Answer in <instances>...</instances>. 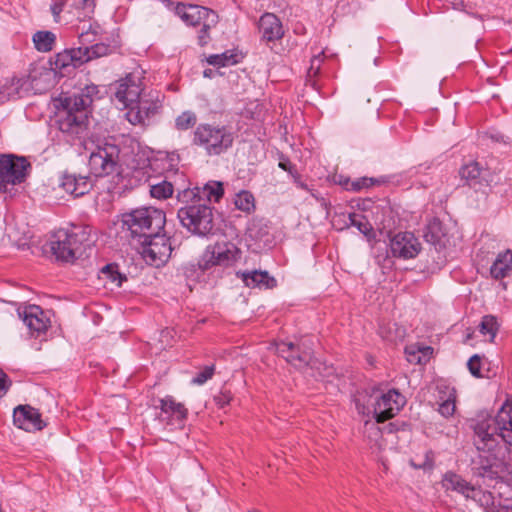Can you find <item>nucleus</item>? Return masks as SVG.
<instances>
[{
	"label": "nucleus",
	"mask_w": 512,
	"mask_h": 512,
	"mask_svg": "<svg viewBox=\"0 0 512 512\" xmlns=\"http://www.w3.org/2000/svg\"><path fill=\"white\" fill-rule=\"evenodd\" d=\"M471 427L476 449L489 455H499L503 450L501 442L512 446V407H502L495 418L479 416L472 421Z\"/></svg>",
	"instance_id": "nucleus-1"
},
{
	"label": "nucleus",
	"mask_w": 512,
	"mask_h": 512,
	"mask_svg": "<svg viewBox=\"0 0 512 512\" xmlns=\"http://www.w3.org/2000/svg\"><path fill=\"white\" fill-rule=\"evenodd\" d=\"M92 101L86 95L60 98L61 107L56 113L55 123L66 142L72 145L83 144L87 149L88 108Z\"/></svg>",
	"instance_id": "nucleus-2"
},
{
	"label": "nucleus",
	"mask_w": 512,
	"mask_h": 512,
	"mask_svg": "<svg viewBox=\"0 0 512 512\" xmlns=\"http://www.w3.org/2000/svg\"><path fill=\"white\" fill-rule=\"evenodd\" d=\"M90 234L91 228L87 225H72L68 229H59L52 236L51 251L57 260L73 262L91 246Z\"/></svg>",
	"instance_id": "nucleus-3"
},
{
	"label": "nucleus",
	"mask_w": 512,
	"mask_h": 512,
	"mask_svg": "<svg viewBox=\"0 0 512 512\" xmlns=\"http://www.w3.org/2000/svg\"><path fill=\"white\" fill-rule=\"evenodd\" d=\"M166 223L164 211L154 207H142L123 214V224L127 226L132 238H149L150 234L161 232Z\"/></svg>",
	"instance_id": "nucleus-4"
},
{
	"label": "nucleus",
	"mask_w": 512,
	"mask_h": 512,
	"mask_svg": "<svg viewBox=\"0 0 512 512\" xmlns=\"http://www.w3.org/2000/svg\"><path fill=\"white\" fill-rule=\"evenodd\" d=\"M192 142L208 156H219L232 147L234 133L227 126L199 124L194 130Z\"/></svg>",
	"instance_id": "nucleus-5"
},
{
	"label": "nucleus",
	"mask_w": 512,
	"mask_h": 512,
	"mask_svg": "<svg viewBox=\"0 0 512 512\" xmlns=\"http://www.w3.org/2000/svg\"><path fill=\"white\" fill-rule=\"evenodd\" d=\"M181 224L193 234L205 236L213 229L212 208L203 203L187 205L178 210Z\"/></svg>",
	"instance_id": "nucleus-6"
},
{
	"label": "nucleus",
	"mask_w": 512,
	"mask_h": 512,
	"mask_svg": "<svg viewBox=\"0 0 512 512\" xmlns=\"http://www.w3.org/2000/svg\"><path fill=\"white\" fill-rule=\"evenodd\" d=\"M163 96L158 91L143 93L139 100L127 108L126 118L132 125H149L162 109Z\"/></svg>",
	"instance_id": "nucleus-7"
},
{
	"label": "nucleus",
	"mask_w": 512,
	"mask_h": 512,
	"mask_svg": "<svg viewBox=\"0 0 512 512\" xmlns=\"http://www.w3.org/2000/svg\"><path fill=\"white\" fill-rule=\"evenodd\" d=\"M120 149L112 143H103L93 150L89 157L90 172L96 177L114 173L119 166Z\"/></svg>",
	"instance_id": "nucleus-8"
},
{
	"label": "nucleus",
	"mask_w": 512,
	"mask_h": 512,
	"mask_svg": "<svg viewBox=\"0 0 512 512\" xmlns=\"http://www.w3.org/2000/svg\"><path fill=\"white\" fill-rule=\"evenodd\" d=\"M30 163L24 157L12 154L0 155V190L9 192L8 186L22 183L26 176Z\"/></svg>",
	"instance_id": "nucleus-9"
},
{
	"label": "nucleus",
	"mask_w": 512,
	"mask_h": 512,
	"mask_svg": "<svg viewBox=\"0 0 512 512\" xmlns=\"http://www.w3.org/2000/svg\"><path fill=\"white\" fill-rule=\"evenodd\" d=\"M141 244V254L144 260L156 267L166 263L171 256L172 246L169 238L161 232L149 235L147 239L139 240Z\"/></svg>",
	"instance_id": "nucleus-10"
},
{
	"label": "nucleus",
	"mask_w": 512,
	"mask_h": 512,
	"mask_svg": "<svg viewBox=\"0 0 512 512\" xmlns=\"http://www.w3.org/2000/svg\"><path fill=\"white\" fill-rule=\"evenodd\" d=\"M240 250L231 242H217L213 246H208L202 258L199 260V268L203 271L212 266H227L236 261Z\"/></svg>",
	"instance_id": "nucleus-11"
},
{
	"label": "nucleus",
	"mask_w": 512,
	"mask_h": 512,
	"mask_svg": "<svg viewBox=\"0 0 512 512\" xmlns=\"http://www.w3.org/2000/svg\"><path fill=\"white\" fill-rule=\"evenodd\" d=\"M276 353L298 369L307 367L313 357V349L308 339L298 343L280 342L276 344Z\"/></svg>",
	"instance_id": "nucleus-12"
},
{
	"label": "nucleus",
	"mask_w": 512,
	"mask_h": 512,
	"mask_svg": "<svg viewBox=\"0 0 512 512\" xmlns=\"http://www.w3.org/2000/svg\"><path fill=\"white\" fill-rule=\"evenodd\" d=\"M115 98L129 108L143 94V82L139 73H128L124 78L111 84Z\"/></svg>",
	"instance_id": "nucleus-13"
},
{
	"label": "nucleus",
	"mask_w": 512,
	"mask_h": 512,
	"mask_svg": "<svg viewBox=\"0 0 512 512\" xmlns=\"http://www.w3.org/2000/svg\"><path fill=\"white\" fill-rule=\"evenodd\" d=\"M405 397L397 390L391 389L382 394L374 404L373 414L377 423L393 418L405 405Z\"/></svg>",
	"instance_id": "nucleus-14"
},
{
	"label": "nucleus",
	"mask_w": 512,
	"mask_h": 512,
	"mask_svg": "<svg viewBox=\"0 0 512 512\" xmlns=\"http://www.w3.org/2000/svg\"><path fill=\"white\" fill-rule=\"evenodd\" d=\"M176 14L187 24L198 27L206 22L209 24L218 23V15L211 9L193 4H178L176 6Z\"/></svg>",
	"instance_id": "nucleus-15"
},
{
	"label": "nucleus",
	"mask_w": 512,
	"mask_h": 512,
	"mask_svg": "<svg viewBox=\"0 0 512 512\" xmlns=\"http://www.w3.org/2000/svg\"><path fill=\"white\" fill-rule=\"evenodd\" d=\"M421 251V243L411 232H400L390 239V252L393 257L415 258Z\"/></svg>",
	"instance_id": "nucleus-16"
},
{
	"label": "nucleus",
	"mask_w": 512,
	"mask_h": 512,
	"mask_svg": "<svg viewBox=\"0 0 512 512\" xmlns=\"http://www.w3.org/2000/svg\"><path fill=\"white\" fill-rule=\"evenodd\" d=\"M14 424L25 431H40L46 423L41 418L39 411L30 405H19L14 409Z\"/></svg>",
	"instance_id": "nucleus-17"
},
{
	"label": "nucleus",
	"mask_w": 512,
	"mask_h": 512,
	"mask_svg": "<svg viewBox=\"0 0 512 512\" xmlns=\"http://www.w3.org/2000/svg\"><path fill=\"white\" fill-rule=\"evenodd\" d=\"M19 316L23 318L24 323L29 328L32 335L39 336L45 333L50 326V318L47 313L37 305H29Z\"/></svg>",
	"instance_id": "nucleus-18"
},
{
	"label": "nucleus",
	"mask_w": 512,
	"mask_h": 512,
	"mask_svg": "<svg viewBox=\"0 0 512 512\" xmlns=\"http://www.w3.org/2000/svg\"><path fill=\"white\" fill-rule=\"evenodd\" d=\"M160 419L167 423L176 421L179 426L182 425L183 421L187 417V409L182 403L176 402L171 396H167L160 400Z\"/></svg>",
	"instance_id": "nucleus-19"
},
{
	"label": "nucleus",
	"mask_w": 512,
	"mask_h": 512,
	"mask_svg": "<svg viewBox=\"0 0 512 512\" xmlns=\"http://www.w3.org/2000/svg\"><path fill=\"white\" fill-rule=\"evenodd\" d=\"M261 38L266 41H276L283 37L284 30L280 19L273 13H264L258 22Z\"/></svg>",
	"instance_id": "nucleus-20"
},
{
	"label": "nucleus",
	"mask_w": 512,
	"mask_h": 512,
	"mask_svg": "<svg viewBox=\"0 0 512 512\" xmlns=\"http://www.w3.org/2000/svg\"><path fill=\"white\" fill-rule=\"evenodd\" d=\"M504 452L499 455H489L485 461H482L478 470L479 474L484 478L491 480L502 478L507 472V464L502 460Z\"/></svg>",
	"instance_id": "nucleus-21"
},
{
	"label": "nucleus",
	"mask_w": 512,
	"mask_h": 512,
	"mask_svg": "<svg viewBox=\"0 0 512 512\" xmlns=\"http://www.w3.org/2000/svg\"><path fill=\"white\" fill-rule=\"evenodd\" d=\"M236 275L249 288L271 289L276 286L275 278L271 277L267 271H238Z\"/></svg>",
	"instance_id": "nucleus-22"
},
{
	"label": "nucleus",
	"mask_w": 512,
	"mask_h": 512,
	"mask_svg": "<svg viewBox=\"0 0 512 512\" xmlns=\"http://www.w3.org/2000/svg\"><path fill=\"white\" fill-rule=\"evenodd\" d=\"M182 194L184 198L198 197L199 200L206 198L210 202H219L224 194L223 183L219 181H210L202 188L196 187L193 190H184Z\"/></svg>",
	"instance_id": "nucleus-23"
},
{
	"label": "nucleus",
	"mask_w": 512,
	"mask_h": 512,
	"mask_svg": "<svg viewBox=\"0 0 512 512\" xmlns=\"http://www.w3.org/2000/svg\"><path fill=\"white\" fill-rule=\"evenodd\" d=\"M424 238L426 242L432 244L438 251L446 247L448 241L447 234L442 222L438 218H433L428 222Z\"/></svg>",
	"instance_id": "nucleus-24"
},
{
	"label": "nucleus",
	"mask_w": 512,
	"mask_h": 512,
	"mask_svg": "<svg viewBox=\"0 0 512 512\" xmlns=\"http://www.w3.org/2000/svg\"><path fill=\"white\" fill-rule=\"evenodd\" d=\"M96 31L92 30L90 25L87 31H83L79 35V41L82 45L90 44L95 41ZM73 56L74 68L81 66L82 64L90 61V54L88 46H80L78 48H72L68 50Z\"/></svg>",
	"instance_id": "nucleus-25"
},
{
	"label": "nucleus",
	"mask_w": 512,
	"mask_h": 512,
	"mask_svg": "<svg viewBox=\"0 0 512 512\" xmlns=\"http://www.w3.org/2000/svg\"><path fill=\"white\" fill-rule=\"evenodd\" d=\"M60 186L62 189L75 197L83 196L88 193L92 187L87 177L76 175H64Z\"/></svg>",
	"instance_id": "nucleus-26"
},
{
	"label": "nucleus",
	"mask_w": 512,
	"mask_h": 512,
	"mask_svg": "<svg viewBox=\"0 0 512 512\" xmlns=\"http://www.w3.org/2000/svg\"><path fill=\"white\" fill-rule=\"evenodd\" d=\"M55 71L46 67L34 68L30 71L28 79L35 91L44 92L53 85Z\"/></svg>",
	"instance_id": "nucleus-27"
},
{
	"label": "nucleus",
	"mask_w": 512,
	"mask_h": 512,
	"mask_svg": "<svg viewBox=\"0 0 512 512\" xmlns=\"http://www.w3.org/2000/svg\"><path fill=\"white\" fill-rule=\"evenodd\" d=\"M512 271V250L507 249L499 253L490 268L491 277L500 280Z\"/></svg>",
	"instance_id": "nucleus-28"
},
{
	"label": "nucleus",
	"mask_w": 512,
	"mask_h": 512,
	"mask_svg": "<svg viewBox=\"0 0 512 512\" xmlns=\"http://www.w3.org/2000/svg\"><path fill=\"white\" fill-rule=\"evenodd\" d=\"M443 487L447 490L457 491L467 498L470 497V494L474 491V488L461 476L447 472L442 480Z\"/></svg>",
	"instance_id": "nucleus-29"
},
{
	"label": "nucleus",
	"mask_w": 512,
	"mask_h": 512,
	"mask_svg": "<svg viewBox=\"0 0 512 512\" xmlns=\"http://www.w3.org/2000/svg\"><path fill=\"white\" fill-rule=\"evenodd\" d=\"M23 83V79L17 77L5 79L0 83V103L18 97Z\"/></svg>",
	"instance_id": "nucleus-30"
},
{
	"label": "nucleus",
	"mask_w": 512,
	"mask_h": 512,
	"mask_svg": "<svg viewBox=\"0 0 512 512\" xmlns=\"http://www.w3.org/2000/svg\"><path fill=\"white\" fill-rule=\"evenodd\" d=\"M151 197L158 200H165L173 195V184L167 180L151 181L149 183Z\"/></svg>",
	"instance_id": "nucleus-31"
},
{
	"label": "nucleus",
	"mask_w": 512,
	"mask_h": 512,
	"mask_svg": "<svg viewBox=\"0 0 512 512\" xmlns=\"http://www.w3.org/2000/svg\"><path fill=\"white\" fill-rule=\"evenodd\" d=\"M56 36L50 31H38L33 35L35 48L40 52H49L53 49Z\"/></svg>",
	"instance_id": "nucleus-32"
},
{
	"label": "nucleus",
	"mask_w": 512,
	"mask_h": 512,
	"mask_svg": "<svg viewBox=\"0 0 512 512\" xmlns=\"http://www.w3.org/2000/svg\"><path fill=\"white\" fill-rule=\"evenodd\" d=\"M54 71H58L60 74H70L74 68L73 56L68 50L58 53L54 60Z\"/></svg>",
	"instance_id": "nucleus-33"
},
{
	"label": "nucleus",
	"mask_w": 512,
	"mask_h": 512,
	"mask_svg": "<svg viewBox=\"0 0 512 512\" xmlns=\"http://www.w3.org/2000/svg\"><path fill=\"white\" fill-rule=\"evenodd\" d=\"M460 174L470 186H476L481 183L482 169L478 162H471L463 166Z\"/></svg>",
	"instance_id": "nucleus-34"
},
{
	"label": "nucleus",
	"mask_w": 512,
	"mask_h": 512,
	"mask_svg": "<svg viewBox=\"0 0 512 512\" xmlns=\"http://www.w3.org/2000/svg\"><path fill=\"white\" fill-rule=\"evenodd\" d=\"M67 8L79 11L78 17L90 18L95 10V0H65Z\"/></svg>",
	"instance_id": "nucleus-35"
},
{
	"label": "nucleus",
	"mask_w": 512,
	"mask_h": 512,
	"mask_svg": "<svg viewBox=\"0 0 512 512\" xmlns=\"http://www.w3.org/2000/svg\"><path fill=\"white\" fill-rule=\"evenodd\" d=\"M349 224L356 227L360 233L365 235L368 239L374 236L373 227L362 214L350 213L348 216Z\"/></svg>",
	"instance_id": "nucleus-36"
},
{
	"label": "nucleus",
	"mask_w": 512,
	"mask_h": 512,
	"mask_svg": "<svg viewBox=\"0 0 512 512\" xmlns=\"http://www.w3.org/2000/svg\"><path fill=\"white\" fill-rule=\"evenodd\" d=\"M101 277L110 280L111 283H115L118 287L126 280V276L119 272L118 265L116 264H107L104 266L101 269Z\"/></svg>",
	"instance_id": "nucleus-37"
},
{
	"label": "nucleus",
	"mask_w": 512,
	"mask_h": 512,
	"mask_svg": "<svg viewBox=\"0 0 512 512\" xmlns=\"http://www.w3.org/2000/svg\"><path fill=\"white\" fill-rule=\"evenodd\" d=\"M379 183H380V181L378 179L370 178V177H362V178H358L353 181L347 180L344 185L347 190L359 192L363 189L372 187Z\"/></svg>",
	"instance_id": "nucleus-38"
},
{
	"label": "nucleus",
	"mask_w": 512,
	"mask_h": 512,
	"mask_svg": "<svg viewBox=\"0 0 512 512\" xmlns=\"http://www.w3.org/2000/svg\"><path fill=\"white\" fill-rule=\"evenodd\" d=\"M236 54L231 53L230 51H226L222 54H213L207 58V62L210 65L224 67L230 64H236Z\"/></svg>",
	"instance_id": "nucleus-39"
},
{
	"label": "nucleus",
	"mask_w": 512,
	"mask_h": 512,
	"mask_svg": "<svg viewBox=\"0 0 512 512\" xmlns=\"http://www.w3.org/2000/svg\"><path fill=\"white\" fill-rule=\"evenodd\" d=\"M480 332L483 335H489L490 340L493 341L498 331V323L494 316L486 315L482 318V321L479 325Z\"/></svg>",
	"instance_id": "nucleus-40"
},
{
	"label": "nucleus",
	"mask_w": 512,
	"mask_h": 512,
	"mask_svg": "<svg viewBox=\"0 0 512 512\" xmlns=\"http://www.w3.org/2000/svg\"><path fill=\"white\" fill-rule=\"evenodd\" d=\"M235 206L244 212H250L254 209V197L248 191H241L236 195L235 198Z\"/></svg>",
	"instance_id": "nucleus-41"
},
{
	"label": "nucleus",
	"mask_w": 512,
	"mask_h": 512,
	"mask_svg": "<svg viewBox=\"0 0 512 512\" xmlns=\"http://www.w3.org/2000/svg\"><path fill=\"white\" fill-rule=\"evenodd\" d=\"M197 122L195 113L185 111L176 118L175 126L178 130H187L193 127Z\"/></svg>",
	"instance_id": "nucleus-42"
},
{
	"label": "nucleus",
	"mask_w": 512,
	"mask_h": 512,
	"mask_svg": "<svg viewBox=\"0 0 512 512\" xmlns=\"http://www.w3.org/2000/svg\"><path fill=\"white\" fill-rule=\"evenodd\" d=\"M216 24H209L207 27H206V22L203 23L202 25L198 26L199 27V31H198V35H197V39H198V44L200 46H205L208 44V42L210 41L211 37H210V30L215 27Z\"/></svg>",
	"instance_id": "nucleus-43"
},
{
	"label": "nucleus",
	"mask_w": 512,
	"mask_h": 512,
	"mask_svg": "<svg viewBox=\"0 0 512 512\" xmlns=\"http://www.w3.org/2000/svg\"><path fill=\"white\" fill-rule=\"evenodd\" d=\"M88 51L90 54V60H92L94 58H99L108 55V53L110 52V46L104 43H97L95 45L88 47Z\"/></svg>",
	"instance_id": "nucleus-44"
},
{
	"label": "nucleus",
	"mask_w": 512,
	"mask_h": 512,
	"mask_svg": "<svg viewBox=\"0 0 512 512\" xmlns=\"http://www.w3.org/2000/svg\"><path fill=\"white\" fill-rule=\"evenodd\" d=\"M214 374V365L205 366L204 369L199 372L193 379L192 383L195 385H202L207 380L211 379Z\"/></svg>",
	"instance_id": "nucleus-45"
},
{
	"label": "nucleus",
	"mask_w": 512,
	"mask_h": 512,
	"mask_svg": "<svg viewBox=\"0 0 512 512\" xmlns=\"http://www.w3.org/2000/svg\"><path fill=\"white\" fill-rule=\"evenodd\" d=\"M468 369L470 373L477 378L482 377L481 374V357L477 354L473 355L468 363H467Z\"/></svg>",
	"instance_id": "nucleus-46"
},
{
	"label": "nucleus",
	"mask_w": 512,
	"mask_h": 512,
	"mask_svg": "<svg viewBox=\"0 0 512 512\" xmlns=\"http://www.w3.org/2000/svg\"><path fill=\"white\" fill-rule=\"evenodd\" d=\"M367 395H363L361 393H359L355 399H354V402H355V406H356V409L358 411L359 414L361 415H369L370 414V409L368 406L365 405L364 403V400L366 398Z\"/></svg>",
	"instance_id": "nucleus-47"
},
{
	"label": "nucleus",
	"mask_w": 512,
	"mask_h": 512,
	"mask_svg": "<svg viewBox=\"0 0 512 512\" xmlns=\"http://www.w3.org/2000/svg\"><path fill=\"white\" fill-rule=\"evenodd\" d=\"M438 410L440 414L443 415L444 417H449L453 415L455 411V403L454 401L448 399L440 404Z\"/></svg>",
	"instance_id": "nucleus-48"
},
{
	"label": "nucleus",
	"mask_w": 512,
	"mask_h": 512,
	"mask_svg": "<svg viewBox=\"0 0 512 512\" xmlns=\"http://www.w3.org/2000/svg\"><path fill=\"white\" fill-rule=\"evenodd\" d=\"M231 399L232 396L228 391L220 392L218 395L214 396V401L220 408H224L226 405H228Z\"/></svg>",
	"instance_id": "nucleus-49"
},
{
	"label": "nucleus",
	"mask_w": 512,
	"mask_h": 512,
	"mask_svg": "<svg viewBox=\"0 0 512 512\" xmlns=\"http://www.w3.org/2000/svg\"><path fill=\"white\" fill-rule=\"evenodd\" d=\"M67 7L65 0H59L55 2L53 5H51V12L55 18V21H58L60 13L64 10V8Z\"/></svg>",
	"instance_id": "nucleus-50"
},
{
	"label": "nucleus",
	"mask_w": 512,
	"mask_h": 512,
	"mask_svg": "<svg viewBox=\"0 0 512 512\" xmlns=\"http://www.w3.org/2000/svg\"><path fill=\"white\" fill-rule=\"evenodd\" d=\"M10 381L8 376L0 369V397L7 393Z\"/></svg>",
	"instance_id": "nucleus-51"
},
{
	"label": "nucleus",
	"mask_w": 512,
	"mask_h": 512,
	"mask_svg": "<svg viewBox=\"0 0 512 512\" xmlns=\"http://www.w3.org/2000/svg\"><path fill=\"white\" fill-rule=\"evenodd\" d=\"M97 92H98L97 86L90 85V86H86L84 89H82L80 93L74 94L71 97H81L83 95H86L92 100V95Z\"/></svg>",
	"instance_id": "nucleus-52"
},
{
	"label": "nucleus",
	"mask_w": 512,
	"mask_h": 512,
	"mask_svg": "<svg viewBox=\"0 0 512 512\" xmlns=\"http://www.w3.org/2000/svg\"><path fill=\"white\" fill-rule=\"evenodd\" d=\"M322 55H323V52H320L319 54L317 55H314L311 59V67L310 69L313 70L314 68L316 69L315 72L318 71L319 67H320V63L322 61Z\"/></svg>",
	"instance_id": "nucleus-53"
},
{
	"label": "nucleus",
	"mask_w": 512,
	"mask_h": 512,
	"mask_svg": "<svg viewBox=\"0 0 512 512\" xmlns=\"http://www.w3.org/2000/svg\"><path fill=\"white\" fill-rule=\"evenodd\" d=\"M279 167L285 171H288L292 175L293 171L295 170L294 165L289 160L280 161Z\"/></svg>",
	"instance_id": "nucleus-54"
},
{
	"label": "nucleus",
	"mask_w": 512,
	"mask_h": 512,
	"mask_svg": "<svg viewBox=\"0 0 512 512\" xmlns=\"http://www.w3.org/2000/svg\"><path fill=\"white\" fill-rule=\"evenodd\" d=\"M295 182L297 183L298 187L304 190H308V187L303 182L299 181L298 178L295 176Z\"/></svg>",
	"instance_id": "nucleus-55"
},
{
	"label": "nucleus",
	"mask_w": 512,
	"mask_h": 512,
	"mask_svg": "<svg viewBox=\"0 0 512 512\" xmlns=\"http://www.w3.org/2000/svg\"><path fill=\"white\" fill-rule=\"evenodd\" d=\"M210 72H211L210 70H205L204 71V76L209 77L210 76Z\"/></svg>",
	"instance_id": "nucleus-56"
},
{
	"label": "nucleus",
	"mask_w": 512,
	"mask_h": 512,
	"mask_svg": "<svg viewBox=\"0 0 512 512\" xmlns=\"http://www.w3.org/2000/svg\"><path fill=\"white\" fill-rule=\"evenodd\" d=\"M0 194H2V191L0 190Z\"/></svg>",
	"instance_id": "nucleus-57"
}]
</instances>
